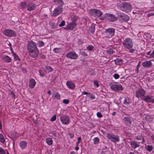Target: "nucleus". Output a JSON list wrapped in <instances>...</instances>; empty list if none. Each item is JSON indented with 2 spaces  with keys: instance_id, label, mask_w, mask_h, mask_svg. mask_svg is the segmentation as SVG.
Segmentation results:
<instances>
[{
  "instance_id": "46",
  "label": "nucleus",
  "mask_w": 154,
  "mask_h": 154,
  "mask_svg": "<svg viewBox=\"0 0 154 154\" xmlns=\"http://www.w3.org/2000/svg\"><path fill=\"white\" fill-rule=\"evenodd\" d=\"M81 140V137H79L77 138V141L76 143V144L78 146L80 143V141Z\"/></svg>"
},
{
  "instance_id": "57",
  "label": "nucleus",
  "mask_w": 154,
  "mask_h": 154,
  "mask_svg": "<svg viewBox=\"0 0 154 154\" xmlns=\"http://www.w3.org/2000/svg\"><path fill=\"white\" fill-rule=\"evenodd\" d=\"M0 130H1L2 132V126L1 122L0 121Z\"/></svg>"
},
{
  "instance_id": "27",
  "label": "nucleus",
  "mask_w": 154,
  "mask_h": 154,
  "mask_svg": "<svg viewBox=\"0 0 154 154\" xmlns=\"http://www.w3.org/2000/svg\"><path fill=\"white\" fill-rule=\"evenodd\" d=\"M115 64L116 65H119L123 63V60L122 59L117 58L114 60Z\"/></svg>"
},
{
  "instance_id": "55",
  "label": "nucleus",
  "mask_w": 154,
  "mask_h": 154,
  "mask_svg": "<svg viewBox=\"0 0 154 154\" xmlns=\"http://www.w3.org/2000/svg\"><path fill=\"white\" fill-rule=\"evenodd\" d=\"M140 12V11H133L132 12V13L133 14H139V13Z\"/></svg>"
},
{
  "instance_id": "40",
  "label": "nucleus",
  "mask_w": 154,
  "mask_h": 154,
  "mask_svg": "<svg viewBox=\"0 0 154 154\" xmlns=\"http://www.w3.org/2000/svg\"><path fill=\"white\" fill-rule=\"evenodd\" d=\"M94 48V47L92 45H90L88 46L86 48V49L88 51H91Z\"/></svg>"
},
{
  "instance_id": "43",
  "label": "nucleus",
  "mask_w": 154,
  "mask_h": 154,
  "mask_svg": "<svg viewBox=\"0 0 154 154\" xmlns=\"http://www.w3.org/2000/svg\"><path fill=\"white\" fill-rule=\"evenodd\" d=\"M113 76L115 79H118L120 77L119 75L117 73L115 74Z\"/></svg>"
},
{
  "instance_id": "13",
  "label": "nucleus",
  "mask_w": 154,
  "mask_h": 154,
  "mask_svg": "<svg viewBox=\"0 0 154 154\" xmlns=\"http://www.w3.org/2000/svg\"><path fill=\"white\" fill-rule=\"evenodd\" d=\"M63 9L62 7H57L53 11L52 16L55 17L61 14L62 12Z\"/></svg>"
},
{
  "instance_id": "4",
  "label": "nucleus",
  "mask_w": 154,
  "mask_h": 154,
  "mask_svg": "<svg viewBox=\"0 0 154 154\" xmlns=\"http://www.w3.org/2000/svg\"><path fill=\"white\" fill-rule=\"evenodd\" d=\"M107 138L113 143L119 142L120 141L119 137L117 134L112 133H106Z\"/></svg>"
},
{
  "instance_id": "38",
  "label": "nucleus",
  "mask_w": 154,
  "mask_h": 154,
  "mask_svg": "<svg viewBox=\"0 0 154 154\" xmlns=\"http://www.w3.org/2000/svg\"><path fill=\"white\" fill-rule=\"evenodd\" d=\"M13 56L14 59L16 60H20V59L19 57V56L16 54V53H14L12 55Z\"/></svg>"
},
{
  "instance_id": "30",
  "label": "nucleus",
  "mask_w": 154,
  "mask_h": 154,
  "mask_svg": "<svg viewBox=\"0 0 154 154\" xmlns=\"http://www.w3.org/2000/svg\"><path fill=\"white\" fill-rule=\"evenodd\" d=\"M93 143L94 144L96 145L98 144L99 143L100 140L98 137H95L93 139Z\"/></svg>"
},
{
  "instance_id": "35",
  "label": "nucleus",
  "mask_w": 154,
  "mask_h": 154,
  "mask_svg": "<svg viewBox=\"0 0 154 154\" xmlns=\"http://www.w3.org/2000/svg\"><path fill=\"white\" fill-rule=\"evenodd\" d=\"M45 68L47 70H48V72H51L53 70V69L50 66H46L45 67Z\"/></svg>"
},
{
  "instance_id": "19",
  "label": "nucleus",
  "mask_w": 154,
  "mask_h": 154,
  "mask_svg": "<svg viewBox=\"0 0 154 154\" xmlns=\"http://www.w3.org/2000/svg\"><path fill=\"white\" fill-rule=\"evenodd\" d=\"M66 85L69 88L71 89H74L75 87V85L74 83L69 81L66 82Z\"/></svg>"
},
{
  "instance_id": "8",
  "label": "nucleus",
  "mask_w": 154,
  "mask_h": 154,
  "mask_svg": "<svg viewBox=\"0 0 154 154\" xmlns=\"http://www.w3.org/2000/svg\"><path fill=\"white\" fill-rule=\"evenodd\" d=\"M114 29L113 28H109L105 29L104 32L108 38H111L115 34Z\"/></svg>"
},
{
  "instance_id": "64",
  "label": "nucleus",
  "mask_w": 154,
  "mask_h": 154,
  "mask_svg": "<svg viewBox=\"0 0 154 154\" xmlns=\"http://www.w3.org/2000/svg\"><path fill=\"white\" fill-rule=\"evenodd\" d=\"M51 92L49 90L47 92V94H48L49 95H50L51 94Z\"/></svg>"
},
{
  "instance_id": "11",
  "label": "nucleus",
  "mask_w": 154,
  "mask_h": 154,
  "mask_svg": "<svg viewBox=\"0 0 154 154\" xmlns=\"http://www.w3.org/2000/svg\"><path fill=\"white\" fill-rule=\"evenodd\" d=\"M60 120L62 123L65 125H67L69 123V116L66 115H64L60 117Z\"/></svg>"
},
{
  "instance_id": "58",
  "label": "nucleus",
  "mask_w": 154,
  "mask_h": 154,
  "mask_svg": "<svg viewBox=\"0 0 154 154\" xmlns=\"http://www.w3.org/2000/svg\"><path fill=\"white\" fill-rule=\"evenodd\" d=\"M141 137H140V136H137L136 137V139L138 140H141Z\"/></svg>"
},
{
  "instance_id": "9",
  "label": "nucleus",
  "mask_w": 154,
  "mask_h": 154,
  "mask_svg": "<svg viewBox=\"0 0 154 154\" xmlns=\"http://www.w3.org/2000/svg\"><path fill=\"white\" fill-rule=\"evenodd\" d=\"M66 56L67 58L72 60H76L78 57L77 54L73 51L67 53L66 54Z\"/></svg>"
},
{
  "instance_id": "1",
  "label": "nucleus",
  "mask_w": 154,
  "mask_h": 154,
  "mask_svg": "<svg viewBox=\"0 0 154 154\" xmlns=\"http://www.w3.org/2000/svg\"><path fill=\"white\" fill-rule=\"evenodd\" d=\"M27 49L29 52V55L33 58L36 57L39 53L36 44L32 41L29 42L27 44Z\"/></svg>"
},
{
  "instance_id": "59",
  "label": "nucleus",
  "mask_w": 154,
  "mask_h": 154,
  "mask_svg": "<svg viewBox=\"0 0 154 154\" xmlns=\"http://www.w3.org/2000/svg\"><path fill=\"white\" fill-rule=\"evenodd\" d=\"M10 50L11 52V53H12V55L14 53H15L14 52V51L13 50L12 47L10 48Z\"/></svg>"
},
{
  "instance_id": "2",
  "label": "nucleus",
  "mask_w": 154,
  "mask_h": 154,
  "mask_svg": "<svg viewBox=\"0 0 154 154\" xmlns=\"http://www.w3.org/2000/svg\"><path fill=\"white\" fill-rule=\"evenodd\" d=\"M122 45L125 48L129 50V52L133 53L134 50L133 48L134 44L132 39L129 37L125 38L122 42Z\"/></svg>"
},
{
  "instance_id": "62",
  "label": "nucleus",
  "mask_w": 154,
  "mask_h": 154,
  "mask_svg": "<svg viewBox=\"0 0 154 154\" xmlns=\"http://www.w3.org/2000/svg\"><path fill=\"white\" fill-rule=\"evenodd\" d=\"M79 147L77 145V146L75 147V149L76 151H78L79 149Z\"/></svg>"
},
{
  "instance_id": "7",
  "label": "nucleus",
  "mask_w": 154,
  "mask_h": 154,
  "mask_svg": "<svg viewBox=\"0 0 154 154\" xmlns=\"http://www.w3.org/2000/svg\"><path fill=\"white\" fill-rule=\"evenodd\" d=\"M3 33L8 37H15L16 36V33L14 30L10 29H6L2 31Z\"/></svg>"
},
{
  "instance_id": "52",
  "label": "nucleus",
  "mask_w": 154,
  "mask_h": 154,
  "mask_svg": "<svg viewBox=\"0 0 154 154\" xmlns=\"http://www.w3.org/2000/svg\"><path fill=\"white\" fill-rule=\"evenodd\" d=\"M21 69L23 72L24 73H26L27 72L26 69L25 68H22Z\"/></svg>"
},
{
  "instance_id": "50",
  "label": "nucleus",
  "mask_w": 154,
  "mask_h": 154,
  "mask_svg": "<svg viewBox=\"0 0 154 154\" xmlns=\"http://www.w3.org/2000/svg\"><path fill=\"white\" fill-rule=\"evenodd\" d=\"M69 136L71 139H72L74 137V134L73 133H69Z\"/></svg>"
},
{
  "instance_id": "48",
  "label": "nucleus",
  "mask_w": 154,
  "mask_h": 154,
  "mask_svg": "<svg viewBox=\"0 0 154 154\" xmlns=\"http://www.w3.org/2000/svg\"><path fill=\"white\" fill-rule=\"evenodd\" d=\"M63 103L65 104H68L69 102V100L67 99H63Z\"/></svg>"
},
{
  "instance_id": "47",
  "label": "nucleus",
  "mask_w": 154,
  "mask_h": 154,
  "mask_svg": "<svg viewBox=\"0 0 154 154\" xmlns=\"http://www.w3.org/2000/svg\"><path fill=\"white\" fill-rule=\"evenodd\" d=\"M114 52V51L112 49H110L107 52L109 54H112Z\"/></svg>"
},
{
  "instance_id": "29",
  "label": "nucleus",
  "mask_w": 154,
  "mask_h": 154,
  "mask_svg": "<svg viewBox=\"0 0 154 154\" xmlns=\"http://www.w3.org/2000/svg\"><path fill=\"white\" fill-rule=\"evenodd\" d=\"M131 100L128 97H125L123 101V103L125 105L129 104L131 103Z\"/></svg>"
},
{
  "instance_id": "45",
  "label": "nucleus",
  "mask_w": 154,
  "mask_h": 154,
  "mask_svg": "<svg viewBox=\"0 0 154 154\" xmlns=\"http://www.w3.org/2000/svg\"><path fill=\"white\" fill-rule=\"evenodd\" d=\"M97 116L99 118H101L103 117L102 114L100 112H97L96 114Z\"/></svg>"
},
{
  "instance_id": "34",
  "label": "nucleus",
  "mask_w": 154,
  "mask_h": 154,
  "mask_svg": "<svg viewBox=\"0 0 154 154\" xmlns=\"http://www.w3.org/2000/svg\"><path fill=\"white\" fill-rule=\"evenodd\" d=\"M27 5V3L25 2H21L20 6L22 9H24L26 8Z\"/></svg>"
},
{
  "instance_id": "14",
  "label": "nucleus",
  "mask_w": 154,
  "mask_h": 154,
  "mask_svg": "<svg viewBox=\"0 0 154 154\" xmlns=\"http://www.w3.org/2000/svg\"><path fill=\"white\" fill-rule=\"evenodd\" d=\"M153 96L146 95L145 96L142 98V99L145 102L154 103V99L153 98Z\"/></svg>"
},
{
  "instance_id": "23",
  "label": "nucleus",
  "mask_w": 154,
  "mask_h": 154,
  "mask_svg": "<svg viewBox=\"0 0 154 154\" xmlns=\"http://www.w3.org/2000/svg\"><path fill=\"white\" fill-rule=\"evenodd\" d=\"M36 7V5L35 4L31 3L28 4L27 6V10L29 11H31L34 10Z\"/></svg>"
},
{
  "instance_id": "63",
  "label": "nucleus",
  "mask_w": 154,
  "mask_h": 154,
  "mask_svg": "<svg viewBox=\"0 0 154 154\" xmlns=\"http://www.w3.org/2000/svg\"><path fill=\"white\" fill-rule=\"evenodd\" d=\"M70 154H76L75 152L73 151H71L70 152Z\"/></svg>"
},
{
  "instance_id": "21",
  "label": "nucleus",
  "mask_w": 154,
  "mask_h": 154,
  "mask_svg": "<svg viewBox=\"0 0 154 154\" xmlns=\"http://www.w3.org/2000/svg\"><path fill=\"white\" fill-rule=\"evenodd\" d=\"M1 59L4 62L8 63H10L12 61L11 58L8 55H4L2 56Z\"/></svg>"
},
{
  "instance_id": "41",
  "label": "nucleus",
  "mask_w": 154,
  "mask_h": 154,
  "mask_svg": "<svg viewBox=\"0 0 154 154\" xmlns=\"http://www.w3.org/2000/svg\"><path fill=\"white\" fill-rule=\"evenodd\" d=\"M65 22L64 20H62L61 23L59 24V26L60 27L63 26L65 25Z\"/></svg>"
},
{
  "instance_id": "39",
  "label": "nucleus",
  "mask_w": 154,
  "mask_h": 154,
  "mask_svg": "<svg viewBox=\"0 0 154 154\" xmlns=\"http://www.w3.org/2000/svg\"><path fill=\"white\" fill-rule=\"evenodd\" d=\"M40 75L42 77H44L45 75V73L44 71L42 70H40L38 71Z\"/></svg>"
},
{
  "instance_id": "20",
  "label": "nucleus",
  "mask_w": 154,
  "mask_h": 154,
  "mask_svg": "<svg viewBox=\"0 0 154 154\" xmlns=\"http://www.w3.org/2000/svg\"><path fill=\"white\" fill-rule=\"evenodd\" d=\"M140 142H137L134 140L130 142L131 147L134 149H135L140 146Z\"/></svg>"
},
{
  "instance_id": "49",
  "label": "nucleus",
  "mask_w": 154,
  "mask_h": 154,
  "mask_svg": "<svg viewBox=\"0 0 154 154\" xmlns=\"http://www.w3.org/2000/svg\"><path fill=\"white\" fill-rule=\"evenodd\" d=\"M77 17L76 16H74L73 17H72L71 20H72V22H74L75 23L76 21L77 20Z\"/></svg>"
},
{
  "instance_id": "22",
  "label": "nucleus",
  "mask_w": 154,
  "mask_h": 154,
  "mask_svg": "<svg viewBox=\"0 0 154 154\" xmlns=\"http://www.w3.org/2000/svg\"><path fill=\"white\" fill-rule=\"evenodd\" d=\"M123 120L124 122L126 125L129 126H131L132 121L130 118L125 117L124 118Z\"/></svg>"
},
{
  "instance_id": "3",
  "label": "nucleus",
  "mask_w": 154,
  "mask_h": 154,
  "mask_svg": "<svg viewBox=\"0 0 154 154\" xmlns=\"http://www.w3.org/2000/svg\"><path fill=\"white\" fill-rule=\"evenodd\" d=\"M119 9L126 13L130 12L132 9L131 5L128 2H122L119 5Z\"/></svg>"
},
{
  "instance_id": "28",
  "label": "nucleus",
  "mask_w": 154,
  "mask_h": 154,
  "mask_svg": "<svg viewBox=\"0 0 154 154\" xmlns=\"http://www.w3.org/2000/svg\"><path fill=\"white\" fill-rule=\"evenodd\" d=\"M53 140L51 138L48 137L46 138V142L49 145H51L53 144Z\"/></svg>"
},
{
  "instance_id": "12",
  "label": "nucleus",
  "mask_w": 154,
  "mask_h": 154,
  "mask_svg": "<svg viewBox=\"0 0 154 154\" xmlns=\"http://www.w3.org/2000/svg\"><path fill=\"white\" fill-rule=\"evenodd\" d=\"M119 18L120 21L122 22H127L129 19V16L124 13L121 14L119 15Z\"/></svg>"
},
{
  "instance_id": "32",
  "label": "nucleus",
  "mask_w": 154,
  "mask_h": 154,
  "mask_svg": "<svg viewBox=\"0 0 154 154\" xmlns=\"http://www.w3.org/2000/svg\"><path fill=\"white\" fill-rule=\"evenodd\" d=\"M37 44L38 47H42L45 45V43L41 40L38 41Z\"/></svg>"
},
{
  "instance_id": "56",
  "label": "nucleus",
  "mask_w": 154,
  "mask_h": 154,
  "mask_svg": "<svg viewBox=\"0 0 154 154\" xmlns=\"http://www.w3.org/2000/svg\"><path fill=\"white\" fill-rule=\"evenodd\" d=\"M40 57L42 59H45V56L44 54H41L40 55Z\"/></svg>"
},
{
  "instance_id": "61",
  "label": "nucleus",
  "mask_w": 154,
  "mask_h": 154,
  "mask_svg": "<svg viewBox=\"0 0 154 154\" xmlns=\"http://www.w3.org/2000/svg\"><path fill=\"white\" fill-rule=\"evenodd\" d=\"M140 62H139L138 64L137 65V68L138 69H139V67H140Z\"/></svg>"
},
{
  "instance_id": "54",
  "label": "nucleus",
  "mask_w": 154,
  "mask_h": 154,
  "mask_svg": "<svg viewBox=\"0 0 154 154\" xmlns=\"http://www.w3.org/2000/svg\"><path fill=\"white\" fill-rule=\"evenodd\" d=\"M90 93H88L86 91H82V94H84V95H88Z\"/></svg>"
},
{
  "instance_id": "6",
  "label": "nucleus",
  "mask_w": 154,
  "mask_h": 154,
  "mask_svg": "<svg viewBox=\"0 0 154 154\" xmlns=\"http://www.w3.org/2000/svg\"><path fill=\"white\" fill-rule=\"evenodd\" d=\"M89 13L92 16L96 17H99L102 15V13L100 10L91 9L89 11Z\"/></svg>"
},
{
  "instance_id": "33",
  "label": "nucleus",
  "mask_w": 154,
  "mask_h": 154,
  "mask_svg": "<svg viewBox=\"0 0 154 154\" xmlns=\"http://www.w3.org/2000/svg\"><path fill=\"white\" fill-rule=\"evenodd\" d=\"M87 97L89 99H90L92 100H94L95 98V95L89 93Z\"/></svg>"
},
{
  "instance_id": "26",
  "label": "nucleus",
  "mask_w": 154,
  "mask_h": 154,
  "mask_svg": "<svg viewBox=\"0 0 154 154\" xmlns=\"http://www.w3.org/2000/svg\"><path fill=\"white\" fill-rule=\"evenodd\" d=\"M19 145L21 149H24L26 147L27 143L25 141H22L19 143Z\"/></svg>"
},
{
  "instance_id": "17",
  "label": "nucleus",
  "mask_w": 154,
  "mask_h": 154,
  "mask_svg": "<svg viewBox=\"0 0 154 154\" xmlns=\"http://www.w3.org/2000/svg\"><path fill=\"white\" fill-rule=\"evenodd\" d=\"M52 98L53 100H59L60 98V95L57 91H54L52 92Z\"/></svg>"
},
{
  "instance_id": "42",
  "label": "nucleus",
  "mask_w": 154,
  "mask_h": 154,
  "mask_svg": "<svg viewBox=\"0 0 154 154\" xmlns=\"http://www.w3.org/2000/svg\"><path fill=\"white\" fill-rule=\"evenodd\" d=\"M0 154H6V152L4 150L0 147Z\"/></svg>"
},
{
  "instance_id": "31",
  "label": "nucleus",
  "mask_w": 154,
  "mask_h": 154,
  "mask_svg": "<svg viewBox=\"0 0 154 154\" xmlns=\"http://www.w3.org/2000/svg\"><path fill=\"white\" fill-rule=\"evenodd\" d=\"M5 142V140L3 135L0 133V142L2 143H4Z\"/></svg>"
},
{
  "instance_id": "18",
  "label": "nucleus",
  "mask_w": 154,
  "mask_h": 154,
  "mask_svg": "<svg viewBox=\"0 0 154 154\" xmlns=\"http://www.w3.org/2000/svg\"><path fill=\"white\" fill-rule=\"evenodd\" d=\"M36 84V82L34 79H30L28 85L29 88L33 89Z\"/></svg>"
},
{
  "instance_id": "37",
  "label": "nucleus",
  "mask_w": 154,
  "mask_h": 154,
  "mask_svg": "<svg viewBox=\"0 0 154 154\" xmlns=\"http://www.w3.org/2000/svg\"><path fill=\"white\" fill-rule=\"evenodd\" d=\"M153 149L152 146L148 145L146 146V150L149 152L151 151Z\"/></svg>"
},
{
  "instance_id": "10",
  "label": "nucleus",
  "mask_w": 154,
  "mask_h": 154,
  "mask_svg": "<svg viewBox=\"0 0 154 154\" xmlns=\"http://www.w3.org/2000/svg\"><path fill=\"white\" fill-rule=\"evenodd\" d=\"M110 87L114 91H122L123 89L121 85L115 83L111 84Z\"/></svg>"
},
{
  "instance_id": "60",
  "label": "nucleus",
  "mask_w": 154,
  "mask_h": 154,
  "mask_svg": "<svg viewBox=\"0 0 154 154\" xmlns=\"http://www.w3.org/2000/svg\"><path fill=\"white\" fill-rule=\"evenodd\" d=\"M48 17V15L47 14H44L43 15V18L46 19Z\"/></svg>"
},
{
  "instance_id": "25",
  "label": "nucleus",
  "mask_w": 154,
  "mask_h": 154,
  "mask_svg": "<svg viewBox=\"0 0 154 154\" xmlns=\"http://www.w3.org/2000/svg\"><path fill=\"white\" fill-rule=\"evenodd\" d=\"M54 3L58 7H62L63 5L64 2L62 0H53Z\"/></svg>"
},
{
  "instance_id": "53",
  "label": "nucleus",
  "mask_w": 154,
  "mask_h": 154,
  "mask_svg": "<svg viewBox=\"0 0 154 154\" xmlns=\"http://www.w3.org/2000/svg\"><path fill=\"white\" fill-rule=\"evenodd\" d=\"M94 84L96 85L97 87H98L99 86V84L97 81H94Z\"/></svg>"
},
{
  "instance_id": "51",
  "label": "nucleus",
  "mask_w": 154,
  "mask_h": 154,
  "mask_svg": "<svg viewBox=\"0 0 154 154\" xmlns=\"http://www.w3.org/2000/svg\"><path fill=\"white\" fill-rule=\"evenodd\" d=\"M149 57L150 58H154V49L153 50L152 53L150 54Z\"/></svg>"
},
{
  "instance_id": "15",
  "label": "nucleus",
  "mask_w": 154,
  "mask_h": 154,
  "mask_svg": "<svg viewBox=\"0 0 154 154\" xmlns=\"http://www.w3.org/2000/svg\"><path fill=\"white\" fill-rule=\"evenodd\" d=\"M76 23H75L74 22H71L68 23L64 29H65L67 30H72L76 26Z\"/></svg>"
},
{
  "instance_id": "44",
  "label": "nucleus",
  "mask_w": 154,
  "mask_h": 154,
  "mask_svg": "<svg viewBox=\"0 0 154 154\" xmlns=\"http://www.w3.org/2000/svg\"><path fill=\"white\" fill-rule=\"evenodd\" d=\"M56 115H54L52 117L51 119V122L54 121L56 120Z\"/></svg>"
},
{
  "instance_id": "24",
  "label": "nucleus",
  "mask_w": 154,
  "mask_h": 154,
  "mask_svg": "<svg viewBox=\"0 0 154 154\" xmlns=\"http://www.w3.org/2000/svg\"><path fill=\"white\" fill-rule=\"evenodd\" d=\"M152 63L150 61L145 60L142 63V66L144 67H149L152 65Z\"/></svg>"
},
{
  "instance_id": "5",
  "label": "nucleus",
  "mask_w": 154,
  "mask_h": 154,
  "mask_svg": "<svg viewBox=\"0 0 154 154\" xmlns=\"http://www.w3.org/2000/svg\"><path fill=\"white\" fill-rule=\"evenodd\" d=\"M105 19L109 22H114L117 20V17L116 16L113 15L109 13L106 14L104 17H101V19L102 20H103L104 19Z\"/></svg>"
},
{
  "instance_id": "16",
  "label": "nucleus",
  "mask_w": 154,
  "mask_h": 154,
  "mask_svg": "<svg viewBox=\"0 0 154 154\" xmlns=\"http://www.w3.org/2000/svg\"><path fill=\"white\" fill-rule=\"evenodd\" d=\"M146 92L143 89H139L137 91L135 95L136 97L139 98L141 97H144Z\"/></svg>"
},
{
  "instance_id": "36",
  "label": "nucleus",
  "mask_w": 154,
  "mask_h": 154,
  "mask_svg": "<svg viewBox=\"0 0 154 154\" xmlns=\"http://www.w3.org/2000/svg\"><path fill=\"white\" fill-rule=\"evenodd\" d=\"M61 49L60 48H56L53 49V51L54 52L56 53H58L60 52V50Z\"/></svg>"
}]
</instances>
